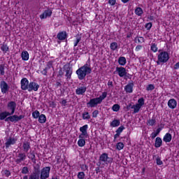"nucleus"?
<instances>
[{
    "instance_id": "obj_29",
    "label": "nucleus",
    "mask_w": 179,
    "mask_h": 179,
    "mask_svg": "<svg viewBox=\"0 0 179 179\" xmlns=\"http://www.w3.org/2000/svg\"><path fill=\"white\" fill-rule=\"evenodd\" d=\"M21 57L23 61H29V52L27 51H23L21 54Z\"/></svg>"
},
{
    "instance_id": "obj_26",
    "label": "nucleus",
    "mask_w": 179,
    "mask_h": 179,
    "mask_svg": "<svg viewBox=\"0 0 179 179\" xmlns=\"http://www.w3.org/2000/svg\"><path fill=\"white\" fill-rule=\"evenodd\" d=\"M118 64L121 65V66H124L127 64V59L125 57H120L118 59Z\"/></svg>"
},
{
    "instance_id": "obj_32",
    "label": "nucleus",
    "mask_w": 179,
    "mask_h": 179,
    "mask_svg": "<svg viewBox=\"0 0 179 179\" xmlns=\"http://www.w3.org/2000/svg\"><path fill=\"white\" fill-rule=\"evenodd\" d=\"M1 50L4 52V54H6L8 51H9V47H8V45L3 43V44L1 45Z\"/></svg>"
},
{
    "instance_id": "obj_40",
    "label": "nucleus",
    "mask_w": 179,
    "mask_h": 179,
    "mask_svg": "<svg viewBox=\"0 0 179 179\" xmlns=\"http://www.w3.org/2000/svg\"><path fill=\"white\" fill-rule=\"evenodd\" d=\"M82 117H83V120H90V114L89 113V112L85 111L82 114Z\"/></svg>"
},
{
    "instance_id": "obj_60",
    "label": "nucleus",
    "mask_w": 179,
    "mask_h": 179,
    "mask_svg": "<svg viewBox=\"0 0 179 179\" xmlns=\"http://www.w3.org/2000/svg\"><path fill=\"white\" fill-rule=\"evenodd\" d=\"M4 175L6 176V177H9V176H10V171H9L8 170H5Z\"/></svg>"
},
{
    "instance_id": "obj_62",
    "label": "nucleus",
    "mask_w": 179,
    "mask_h": 179,
    "mask_svg": "<svg viewBox=\"0 0 179 179\" xmlns=\"http://www.w3.org/2000/svg\"><path fill=\"white\" fill-rule=\"evenodd\" d=\"M64 71H62V69H60L58 73H59V76H64Z\"/></svg>"
},
{
    "instance_id": "obj_42",
    "label": "nucleus",
    "mask_w": 179,
    "mask_h": 179,
    "mask_svg": "<svg viewBox=\"0 0 179 179\" xmlns=\"http://www.w3.org/2000/svg\"><path fill=\"white\" fill-rule=\"evenodd\" d=\"M40 115H41L40 112L37 110L32 113L33 118H35V119L39 118Z\"/></svg>"
},
{
    "instance_id": "obj_18",
    "label": "nucleus",
    "mask_w": 179,
    "mask_h": 179,
    "mask_svg": "<svg viewBox=\"0 0 179 179\" xmlns=\"http://www.w3.org/2000/svg\"><path fill=\"white\" fill-rule=\"evenodd\" d=\"M67 37H68V34H66V32L65 31H60L57 35V38L60 41H62L64 40H66Z\"/></svg>"
},
{
    "instance_id": "obj_24",
    "label": "nucleus",
    "mask_w": 179,
    "mask_h": 179,
    "mask_svg": "<svg viewBox=\"0 0 179 179\" xmlns=\"http://www.w3.org/2000/svg\"><path fill=\"white\" fill-rule=\"evenodd\" d=\"M162 145H163V141L162 140V138L157 137L155 138V148H160Z\"/></svg>"
},
{
    "instance_id": "obj_36",
    "label": "nucleus",
    "mask_w": 179,
    "mask_h": 179,
    "mask_svg": "<svg viewBox=\"0 0 179 179\" xmlns=\"http://www.w3.org/2000/svg\"><path fill=\"white\" fill-rule=\"evenodd\" d=\"M84 138H79L78 141V145L80 148H83L86 145V141L83 139Z\"/></svg>"
},
{
    "instance_id": "obj_35",
    "label": "nucleus",
    "mask_w": 179,
    "mask_h": 179,
    "mask_svg": "<svg viewBox=\"0 0 179 179\" xmlns=\"http://www.w3.org/2000/svg\"><path fill=\"white\" fill-rule=\"evenodd\" d=\"M147 125L149 127H153V125H156V118L152 117L147 121Z\"/></svg>"
},
{
    "instance_id": "obj_37",
    "label": "nucleus",
    "mask_w": 179,
    "mask_h": 179,
    "mask_svg": "<svg viewBox=\"0 0 179 179\" xmlns=\"http://www.w3.org/2000/svg\"><path fill=\"white\" fill-rule=\"evenodd\" d=\"M120 124H121V122H120V120H114L111 122L110 127L115 128V127H120Z\"/></svg>"
},
{
    "instance_id": "obj_51",
    "label": "nucleus",
    "mask_w": 179,
    "mask_h": 179,
    "mask_svg": "<svg viewBox=\"0 0 179 179\" xmlns=\"http://www.w3.org/2000/svg\"><path fill=\"white\" fill-rule=\"evenodd\" d=\"M156 163L157 166H162V164H163V161L160 159L159 157H157L156 158Z\"/></svg>"
},
{
    "instance_id": "obj_4",
    "label": "nucleus",
    "mask_w": 179,
    "mask_h": 179,
    "mask_svg": "<svg viewBox=\"0 0 179 179\" xmlns=\"http://www.w3.org/2000/svg\"><path fill=\"white\" fill-rule=\"evenodd\" d=\"M63 72H65V76L66 78V80H71L72 78V73H73V70L72 67L69 66V64H66L63 66Z\"/></svg>"
},
{
    "instance_id": "obj_56",
    "label": "nucleus",
    "mask_w": 179,
    "mask_h": 179,
    "mask_svg": "<svg viewBox=\"0 0 179 179\" xmlns=\"http://www.w3.org/2000/svg\"><path fill=\"white\" fill-rule=\"evenodd\" d=\"M145 29H147V30H150V29H152V22L145 24Z\"/></svg>"
},
{
    "instance_id": "obj_53",
    "label": "nucleus",
    "mask_w": 179,
    "mask_h": 179,
    "mask_svg": "<svg viewBox=\"0 0 179 179\" xmlns=\"http://www.w3.org/2000/svg\"><path fill=\"white\" fill-rule=\"evenodd\" d=\"M97 115H99V110H95L92 112V117L97 118Z\"/></svg>"
},
{
    "instance_id": "obj_15",
    "label": "nucleus",
    "mask_w": 179,
    "mask_h": 179,
    "mask_svg": "<svg viewBox=\"0 0 179 179\" xmlns=\"http://www.w3.org/2000/svg\"><path fill=\"white\" fill-rule=\"evenodd\" d=\"M26 158H27L26 153L20 152L18 154L17 158L15 159V162L17 164H20V162H24Z\"/></svg>"
},
{
    "instance_id": "obj_38",
    "label": "nucleus",
    "mask_w": 179,
    "mask_h": 179,
    "mask_svg": "<svg viewBox=\"0 0 179 179\" xmlns=\"http://www.w3.org/2000/svg\"><path fill=\"white\" fill-rule=\"evenodd\" d=\"M135 13L137 16H142L143 15V10L141 7H138L135 9Z\"/></svg>"
},
{
    "instance_id": "obj_6",
    "label": "nucleus",
    "mask_w": 179,
    "mask_h": 179,
    "mask_svg": "<svg viewBox=\"0 0 179 179\" xmlns=\"http://www.w3.org/2000/svg\"><path fill=\"white\" fill-rule=\"evenodd\" d=\"M76 73L78 75V78L80 80H83V79L86 78V75L90 74L89 71H87V70H85V69L82 67L79 68L76 71Z\"/></svg>"
},
{
    "instance_id": "obj_54",
    "label": "nucleus",
    "mask_w": 179,
    "mask_h": 179,
    "mask_svg": "<svg viewBox=\"0 0 179 179\" xmlns=\"http://www.w3.org/2000/svg\"><path fill=\"white\" fill-rule=\"evenodd\" d=\"M89 167L86 164H82L80 165V169L83 170V171H86Z\"/></svg>"
},
{
    "instance_id": "obj_30",
    "label": "nucleus",
    "mask_w": 179,
    "mask_h": 179,
    "mask_svg": "<svg viewBox=\"0 0 179 179\" xmlns=\"http://www.w3.org/2000/svg\"><path fill=\"white\" fill-rule=\"evenodd\" d=\"M83 69H85L90 73H92V68H90V62L86 63L84 66H81Z\"/></svg>"
},
{
    "instance_id": "obj_58",
    "label": "nucleus",
    "mask_w": 179,
    "mask_h": 179,
    "mask_svg": "<svg viewBox=\"0 0 179 179\" xmlns=\"http://www.w3.org/2000/svg\"><path fill=\"white\" fill-rule=\"evenodd\" d=\"M138 43H145V38L139 36L137 39Z\"/></svg>"
},
{
    "instance_id": "obj_12",
    "label": "nucleus",
    "mask_w": 179,
    "mask_h": 179,
    "mask_svg": "<svg viewBox=\"0 0 179 179\" xmlns=\"http://www.w3.org/2000/svg\"><path fill=\"white\" fill-rule=\"evenodd\" d=\"M0 89L1 90V93L5 94L9 91V85H8V83H6L5 80H2L0 82Z\"/></svg>"
},
{
    "instance_id": "obj_1",
    "label": "nucleus",
    "mask_w": 179,
    "mask_h": 179,
    "mask_svg": "<svg viewBox=\"0 0 179 179\" xmlns=\"http://www.w3.org/2000/svg\"><path fill=\"white\" fill-rule=\"evenodd\" d=\"M170 59V56H169V52L164 51L161 52L158 55V60L157 61V65H160L161 64H166L167 61Z\"/></svg>"
},
{
    "instance_id": "obj_57",
    "label": "nucleus",
    "mask_w": 179,
    "mask_h": 179,
    "mask_svg": "<svg viewBox=\"0 0 179 179\" xmlns=\"http://www.w3.org/2000/svg\"><path fill=\"white\" fill-rule=\"evenodd\" d=\"M164 127V125L162 126L161 127H159L158 129H157L155 133L157 135H159V134H160V132L162 131V129H163V128Z\"/></svg>"
},
{
    "instance_id": "obj_17",
    "label": "nucleus",
    "mask_w": 179,
    "mask_h": 179,
    "mask_svg": "<svg viewBox=\"0 0 179 179\" xmlns=\"http://www.w3.org/2000/svg\"><path fill=\"white\" fill-rule=\"evenodd\" d=\"M124 90L126 93H132L134 92V81L129 83L125 87Z\"/></svg>"
},
{
    "instance_id": "obj_63",
    "label": "nucleus",
    "mask_w": 179,
    "mask_h": 179,
    "mask_svg": "<svg viewBox=\"0 0 179 179\" xmlns=\"http://www.w3.org/2000/svg\"><path fill=\"white\" fill-rule=\"evenodd\" d=\"M156 136H157V134L155 132H152L151 134V138L152 139H155V138H156Z\"/></svg>"
},
{
    "instance_id": "obj_43",
    "label": "nucleus",
    "mask_w": 179,
    "mask_h": 179,
    "mask_svg": "<svg viewBox=\"0 0 179 179\" xmlns=\"http://www.w3.org/2000/svg\"><path fill=\"white\" fill-rule=\"evenodd\" d=\"M116 149H117V150H122V149H124V143L121 142L117 143L116 145Z\"/></svg>"
},
{
    "instance_id": "obj_19",
    "label": "nucleus",
    "mask_w": 179,
    "mask_h": 179,
    "mask_svg": "<svg viewBox=\"0 0 179 179\" xmlns=\"http://www.w3.org/2000/svg\"><path fill=\"white\" fill-rule=\"evenodd\" d=\"M168 107H169V108H172V110L176 108L177 107V101H176L174 99H170L168 101Z\"/></svg>"
},
{
    "instance_id": "obj_34",
    "label": "nucleus",
    "mask_w": 179,
    "mask_h": 179,
    "mask_svg": "<svg viewBox=\"0 0 179 179\" xmlns=\"http://www.w3.org/2000/svg\"><path fill=\"white\" fill-rule=\"evenodd\" d=\"M106 97H107V92H103L102 94L99 97H96V99H98V101H99V103L101 104V102L103 100H104V99H106Z\"/></svg>"
},
{
    "instance_id": "obj_5",
    "label": "nucleus",
    "mask_w": 179,
    "mask_h": 179,
    "mask_svg": "<svg viewBox=\"0 0 179 179\" xmlns=\"http://www.w3.org/2000/svg\"><path fill=\"white\" fill-rule=\"evenodd\" d=\"M50 166H45L41 170L40 179H47L50 178Z\"/></svg>"
},
{
    "instance_id": "obj_28",
    "label": "nucleus",
    "mask_w": 179,
    "mask_h": 179,
    "mask_svg": "<svg viewBox=\"0 0 179 179\" xmlns=\"http://www.w3.org/2000/svg\"><path fill=\"white\" fill-rule=\"evenodd\" d=\"M29 159H31L32 163H34V164H36V154H34V151L30 152H29V156H28Z\"/></svg>"
},
{
    "instance_id": "obj_7",
    "label": "nucleus",
    "mask_w": 179,
    "mask_h": 179,
    "mask_svg": "<svg viewBox=\"0 0 179 179\" xmlns=\"http://www.w3.org/2000/svg\"><path fill=\"white\" fill-rule=\"evenodd\" d=\"M7 110L11 115L15 114V111L16 110V102L13 101H10L7 103Z\"/></svg>"
},
{
    "instance_id": "obj_50",
    "label": "nucleus",
    "mask_w": 179,
    "mask_h": 179,
    "mask_svg": "<svg viewBox=\"0 0 179 179\" xmlns=\"http://www.w3.org/2000/svg\"><path fill=\"white\" fill-rule=\"evenodd\" d=\"M51 68H52V61H50V62H48L45 69L48 71V69H51Z\"/></svg>"
},
{
    "instance_id": "obj_27",
    "label": "nucleus",
    "mask_w": 179,
    "mask_h": 179,
    "mask_svg": "<svg viewBox=\"0 0 179 179\" xmlns=\"http://www.w3.org/2000/svg\"><path fill=\"white\" fill-rule=\"evenodd\" d=\"M46 121H47V117H45V115L44 114L40 115L38 117V122H40V124H45Z\"/></svg>"
},
{
    "instance_id": "obj_20",
    "label": "nucleus",
    "mask_w": 179,
    "mask_h": 179,
    "mask_svg": "<svg viewBox=\"0 0 179 179\" xmlns=\"http://www.w3.org/2000/svg\"><path fill=\"white\" fill-rule=\"evenodd\" d=\"M15 143H16V139L14 138H9L5 143L6 148L8 149L10 145H15Z\"/></svg>"
},
{
    "instance_id": "obj_44",
    "label": "nucleus",
    "mask_w": 179,
    "mask_h": 179,
    "mask_svg": "<svg viewBox=\"0 0 179 179\" xmlns=\"http://www.w3.org/2000/svg\"><path fill=\"white\" fill-rule=\"evenodd\" d=\"M120 106L118 104H114L112 107L113 111H115V113L120 111Z\"/></svg>"
},
{
    "instance_id": "obj_64",
    "label": "nucleus",
    "mask_w": 179,
    "mask_h": 179,
    "mask_svg": "<svg viewBox=\"0 0 179 179\" xmlns=\"http://www.w3.org/2000/svg\"><path fill=\"white\" fill-rule=\"evenodd\" d=\"M173 69H179V62L174 65Z\"/></svg>"
},
{
    "instance_id": "obj_22",
    "label": "nucleus",
    "mask_w": 179,
    "mask_h": 179,
    "mask_svg": "<svg viewBox=\"0 0 179 179\" xmlns=\"http://www.w3.org/2000/svg\"><path fill=\"white\" fill-rule=\"evenodd\" d=\"M171 139H173V136H171V134H170V133H166L163 138V141L166 143H169L171 142Z\"/></svg>"
},
{
    "instance_id": "obj_55",
    "label": "nucleus",
    "mask_w": 179,
    "mask_h": 179,
    "mask_svg": "<svg viewBox=\"0 0 179 179\" xmlns=\"http://www.w3.org/2000/svg\"><path fill=\"white\" fill-rule=\"evenodd\" d=\"M109 5H111V6H114L115 3H117V0H108Z\"/></svg>"
},
{
    "instance_id": "obj_2",
    "label": "nucleus",
    "mask_w": 179,
    "mask_h": 179,
    "mask_svg": "<svg viewBox=\"0 0 179 179\" xmlns=\"http://www.w3.org/2000/svg\"><path fill=\"white\" fill-rule=\"evenodd\" d=\"M24 118V115H20L17 116V115H8L6 118L4 119L6 122H14L16 124V122H19V121L23 120Z\"/></svg>"
},
{
    "instance_id": "obj_8",
    "label": "nucleus",
    "mask_w": 179,
    "mask_h": 179,
    "mask_svg": "<svg viewBox=\"0 0 179 179\" xmlns=\"http://www.w3.org/2000/svg\"><path fill=\"white\" fill-rule=\"evenodd\" d=\"M87 128H89V125L87 124H85L80 128V132H81V134L79 135L78 138H87V136H89V134H87Z\"/></svg>"
},
{
    "instance_id": "obj_47",
    "label": "nucleus",
    "mask_w": 179,
    "mask_h": 179,
    "mask_svg": "<svg viewBox=\"0 0 179 179\" xmlns=\"http://www.w3.org/2000/svg\"><path fill=\"white\" fill-rule=\"evenodd\" d=\"M146 90L148 92L152 91V90H155V85L152 84H150L147 86L146 87Z\"/></svg>"
},
{
    "instance_id": "obj_48",
    "label": "nucleus",
    "mask_w": 179,
    "mask_h": 179,
    "mask_svg": "<svg viewBox=\"0 0 179 179\" xmlns=\"http://www.w3.org/2000/svg\"><path fill=\"white\" fill-rule=\"evenodd\" d=\"M85 172H79L77 175L78 179H85Z\"/></svg>"
},
{
    "instance_id": "obj_33",
    "label": "nucleus",
    "mask_w": 179,
    "mask_h": 179,
    "mask_svg": "<svg viewBox=\"0 0 179 179\" xmlns=\"http://www.w3.org/2000/svg\"><path fill=\"white\" fill-rule=\"evenodd\" d=\"M22 148L24 149V152H29V150L30 149V143L29 142H24L22 145Z\"/></svg>"
},
{
    "instance_id": "obj_11",
    "label": "nucleus",
    "mask_w": 179,
    "mask_h": 179,
    "mask_svg": "<svg viewBox=\"0 0 179 179\" xmlns=\"http://www.w3.org/2000/svg\"><path fill=\"white\" fill-rule=\"evenodd\" d=\"M40 89V85L36 82H30L28 92H37Z\"/></svg>"
},
{
    "instance_id": "obj_49",
    "label": "nucleus",
    "mask_w": 179,
    "mask_h": 179,
    "mask_svg": "<svg viewBox=\"0 0 179 179\" xmlns=\"http://www.w3.org/2000/svg\"><path fill=\"white\" fill-rule=\"evenodd\" d=\"M21 173L22 174H29V168L27 166H24L22 169Z\"/></svg>"
},
{
    "instance_id": "obj_25",
    "label": "nucleus",
    "mask_w": 179,
    "mask_h": 179,
    "mask_svg": "<svg viewBox=\"0 0 179 179\" xmlns=\"http://www.w3.org/2000/svg\"><path fill=\"white\" fill-rule=\"evenodd\" d=\"M141 108L142 106H139L138 103H136V105H133L131 107V108L134 109L133 114H136L137 113H139V110H141Z\"/></svg>"
},
{
    "instance_id": "obj_31",
    "label": "nucleus",
    "mask_w": 179,
    "mask_h": 179,
    "mask_svg": "<svg viewBox=\"0 0 179 179\" xmlns=\"http://www.w3.org/2000/svg\"><path fill=\"white\" fill-rule=\"evenodd\" d=\"M75 37H76V40L74 42V47H77L78 44H79V43H80V41L82 40V35L77 34Z\"/></svg>"
},
{
    "instance_id": "obj_61",
    "label": "nucleus",
    "mask_w": 179,
    "mask_h": 179,
    "mask_svg": "<svg viewBox=\"0 0 179 179\" xmlns=\"http://www.w3.org/2000/svg\"><path fill=\"white\" fill-rule=\"evenodd\" d=\"M48 71V70H47L46 69H44L42 71H41V73H42V75H44L45 76H47Z\"/></svg>"
},
{
    "instance_id": "obj_10",
    "label": "nucleus",
    "mask_w": 179,
    "mask_h": 179,
    "mask_svg": "<svg viewBox=\"0 0 179 179\" xmlns=\"http://www.w3.org/2000/svg\"><path fill=\"white\" fill-rule=\"evenodd\" d=\"M86 90H87V87L82 84L81 86L78 87L76 90V94L78 96H83L86 93Z\"/></svg>"
},
{
    "instance_id": "obj_59",
    "label": "nucleus",
    "mask_w": 179,
    "mask_h": 179,
    "mask_svg": "<svg viewBox=\"0 0 179 179\" xmlns=\"http://www.w3.org/2000/svg\"><path fill=\"white\" fill-rule=\"evenodd\" d=\"M66 99H62V101L60 102V103L62 104V106H63V107H66Z\"/></svg>"
},
{
    "instance_id": "obj_9",
    "label": "nucleus",
    "mask_w": 179,
    "mask_h": 179,
    "mask_svg": "<svg viewBox=\"0 0 179 179\" xmlns=\"http://www.w3.org/2000/svg\"><path fill=\"white\" fill-rule=\"evenodd\" d=\"M20 85L22 90L29 91V86H30V83H29V80L27 78H23L20 81Z\"/></svg>"
},
{
    "instance_id": "obj_3",
    "label": "nucleus",
    "mask_w": 179,
    "mask_h": 179,
    "mask_svg": "<svg viewBox=\"0 0 179 179\" xmlns=\"http://www.w3.org/2000/svg\"><path fill=\"white\" fill-rule=\"evenodd\" d=\"M99 162L100 164H110L113 163V158L109 157L108 154L104 152L100 155Z\"/></svg>"
},
{
    "instance_id": "obj_13",
    "label": "nucleus",
    "mask_w": 179,
    "mask_h": 179,
    "mask_svg": "<svg viewBox=\"0 0 179 179\" xmlns=\"http://www.w3.org/2000/svg\"><path fill=\"white\" fill-rule=\"evenodd\" d=\"M97 104H101L100 101L97 98H94L90 100V101L87 103V106L91 107V108H93V107H96Z\"/></svg>"
},
{
    "instance_id": "obj_46",
    "label": "nucleus",
    "mask_w": 179,
    "mask_h": 179,
    "mask_svg": "<svg viewBox=\"0 0 179 179\" xmlns=\"http://www.w3.org/2000/svg\"><path fill=\"white\" fill-rule=\"evenodd\" d=\"M125 129V127L124 126H120L118 127V129L116 130V134H119L121 135V133Z\"/></svg>"
},
{
    "instance_id": "obj_21",
    "label": "nucleus",
    "mask_w": 179,
    "mask_h": 179,
    "mask_svg": "<svg viewBox=\"0 0 179 179\" xmlns=\"http://www.w3.org/2000/svg\"><path fill=\"white\" fill-rule=\"evenodd\" d=\"M29 179H40V171H34L29 177Z\"/></svg>"
},
{
    "instance_id": "obj_39",
    "label": "nucleus",
    "mask_w": 179,
    "mask_h": 179,
    "mask_svg": "<svg viewBox=\"0 0 179 179\" xmlns=\"http://www.w3.org/2000/svg\"><path fill=\"white\" fill-rule=\"evenodd\" d=\"M110 48L112 50V51H115V50H117L118 48V43H117V42L110 43Z\"/></svg>"
},
{
    "instance_id": "obj_45",
    "label": "nucleus",
    "mask_w": 179,
    "mask_h": 179,
    "mask_svg": "<svg viewBox=\"0 0 179 179\" xmlns=\"http://www.w3.org/2000/svg\"><path fill=\"white\" fill-rule=\"evenodd\" d=\"M138 103H137L138 106H140V107H142V106H143L145 104V99L143 98H140L138 100Z\"/></svg>"
},
{
    "instance_id": "obj_23",
    "label": "nucleus",
    "mask_w": 179,
    "mask_h": 179,
    "mask_svg": "<svg viewBox=\"0 0 179 179\" xmlns=\"http://www.w3.org/2000/svg\"><path fill=\"white\" fill-rule=\"evenodd\" d=\"M9 115H12L10 112L8 111H3L0 113V121H3L7 117H9Z\"/></svg>"
},
{
    "instance_id": "obj_41",
    "label": "nucleus",
    "mask_w": 179,
    "mask_h": 179,
    "mask_svg": "<svg viewBox=\"0 0 179 179\" xmlns=\"http://www.w3.org/2000/svg\"><path fill=\"white\" fill-rule=\"evenodd\" d=\"M5 68H6L5 64H0V75L1 76H3V75H5Z\"/></svg>"
},
{
    "instance_id": "obj_52",
    "label": "nucleus",
    "mask_w": 179,
    "mask_h": 179,
    "mask_svg": "<svg viewBox=\"0 0 179 179\" xmlns=\"http://www.w3.org/2000/svg\"><path fill=\"white\" fill-rule=\"evenodd\" d=\"M151 50L153 51V52H157V45L153 43L151 45Z\"/></svg>"
},
{
    "instance_id": "obj_16",
    "label": "nucleus",
    "mask_w": 179,
    "mask_h": 179,
    "mask_svg": "<svg viewBox=\"0 0 179 179\" xmlns=\"http://www.w3.org/2000/svg\"><path fill=\"white\" fill-rule=\"evenodd\" d=\"M52 15V10L48 9L45 10L41 15L40 19H47V17H51V15Z\"/></svg>"
},
{
    "instance_id": "obj_14",
    "label": "nucleus",
    "mask_w": 179,
    "mask_h": 179,
    "mask_svg": "<svg viewBox=\"0 0 179 179\" xmlns=\"http://www.w3.org/2000/svg\"><path fill=\"white\" fill-rule=\"evenodd\" d=\"M116 72H117L120 78H124V76H127V69L122 66L116 67Z\"/></svg>"
}]
</instances>
